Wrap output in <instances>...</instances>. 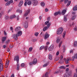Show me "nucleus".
Wrapping results in <instances>:
<instances>
[{"instance_id":"13d9d810","label":"nucleus","mask_w":77,"mask_h":77,"mask_svg":"<svg viewBox=\"0 0 77 77\" xmlns=\"http://www.w3.org/2000/svg\"><path fill=\"white\" fill-rule=\"evenodd\" d=\"M9 42H10V40H8L6 42V43L8 44V43H9Z\"/></svg>"},{"instance_id":"aec40b11","label":"nucleus","mask_w":77,"mask_h":77,"mask_svg":"<svg viewBox=\"0 0 77 77\" xmlns=\"http://www.w3.org/2000/svg\"><path fill=\"white\" fill-rule=\"evenodd\" d=\"M48 57L50 60H52V55H51L49 54L48 55Z\"/></svg>"},{"instance_id":"c85d7f7f","label":"nucleus","mask_w":77,"mask_h":77,"mask_svg":"<svg viewBox=\"0 0 77 77\" xmlns=\"http://www.w3.org/2000/svg\"><path fill=\"white\" fill-rule=\"evenodd\" d=\"M75 59V55H74V56H73L72 58V61H74Z\"/></svg>"},{"instance_id":"f03ea898","label":"nucleus","mask_w":77,"mask_h":77,"mask_svg":"<svg viewBox=\"0 0 77 77\" xmlns=\"http://www.w3.org/2000/svg\"><path fill=\"white\" fill-rule=\"evenodd\" d=\"M63 31V28H58L57 31V35H60L62 33Z\"/></svg>"},{"instance_id":"ddd939ff","label":"nucleus","mask_w":77,"mask_h":77,"mask_svg":"<svg viewBox=\"0 0 77 77\" xmlns=\"http://www.w3.org/2000/svg\"><path fill=\"white\" fill-rule=\"evenodd\" d=\"M17 34L18 36H21L22 35V31H20L18 32Z\"/></svg>"},{"instance_id":"a18cd8bd","label":"nucleus","mask_w":77,"mask_h":77,"mask_svg":"<svg viewBox=\"0 0 77 77\" xmlns=\"http://www.w3.org/2000/svg\"><path fill=\"white\" fill-rule=\"evenodd\" d=\"M48 72H46V77H48Z\"/></svg>"},{"instance_id":"603ef678","label":"nucleus","mask_w":77,"mask_h":77,"mask_svg":"<svg viewBox=\"0 0 77 77\" xmlns=\"http://www.w3.org/2000/svg\"><path fill=\"white\" fill-rule=\"evenodd\" d=\"M18 27V30H19H19H20V29H21V27L20 26H18L17 27Z\"/></svg>"},{"instance_id":"0e129e2a","label":"nucleus","mask_w":77,"mask_h":77,"mask_svg":"<svg viewBox=\"0 0 77 77\" xmlns=\"http://www.w3.org/2000/svg\"><path fill=\"white\" fill-rule=\"evenodd\" d=\"M6 45H3L2 46L3 48H4V49L5 48H6Z\"/></svg>"},{"instance_id":"7ed1b4c3","label":"nucleus","mask_w":77,"mask_h":77,"mask_svg":"<svg viewBox=\"0 0 77 77\" xmlns=\"http://www.w3.org/2000/svg\"><path fill=\"white\" fill-rule=\"evenodd\" d=\"M12 36L13 38V39L15 40V41H17V40L18 39V35L17 33L14 34H13Z\"/></svg>"},{"instance_id":"58836bf2","label":"nucleus","mask_w":77,"mask_h":77,"mask_svg":"<svg viewBox=\"0 0 77 77\" xmlns=\"http://www.w3.org/2000/svg\"><path fill=\"white\" fill-rule=\"evenodd\" d=\"M69 0H65L64 2V4H66V3H68Z\"/></svg>"},{"instance_id":"4c0bfd02","label":"nucleus","mask_w":77,"mask_h":77,"mask_svg":"<svg viewBox=\"0 0 77 77\" xmlns=\"http://www.w3.org/2000/svg\"><path fill=\"white\" fill-rule=\"evenodd\" d=\"M69 60L67 59L66 61V64H68L69 63Z\"/></svg>"},{"instance_id":"e433bc0d","label":"nucleus","mask_w":77,"mask_h":77,"mask_svg":"<svg viewBox=\"0 0 77 77\" xmlns=\"http://www.w3.org/2000/svg\"><path fill=\"white\" fill-rule=\"evenodd\" d=\"M32 42H36V41H37V39H32L31 40Z\"/></svg>"},{"instance_id":"412c9836","label":"nucleus","mask_w":77,"mask_h":77,"mask_svg":"<svg viewBox=\"0 0 77 77\" xmlns=\"http://www.w3.org/2000/svg\"><path fill=\"white\" fill-rule=\"evenodd\" d=\"M73 11H75L77 10V5L75 6L73 8Z\"/></svg>"},{"instance_id":"de8ad7c7","label":"nucleus","mask_w":77,"mask_h":77,"mask_svg":"<svg viewBox=\"0 0 77 77\" xmlns=\"http://www.w3.org/2000/svg\"><path fill=\"white\" fill-rule=\"evenodd\" d=\"M15 32H18L19 31V30H18V27H17L16 28H15Z\"/></svg>"},{"instance_id":"6ab92c4d","label":"nucleus","mask_w":77,"mask_h":77,"mask_svg":"<svg viewBox=\"0 0 77 77\" xmlns=\"http://www.w3.org/2000/svg\"><path fill=\"white\" fill-rule=\"evenodd\" d=\"M75 17H76V15H73L72 16V18L71 20H75Z\"/></svg>"},{"instance_id":"e2e57ef3","label":"nucleus","mask_w":77,"mask_h":77,"mask_svg":"<svg viewBox=\"0 0 77 77\" xmlns=\"http://www.w3.org/2000/svg\"><path fill=\"white\" fill-rule=\"evenodd\" d=\"M75 59H77V54H75Z\"/></svg>"},{"instance_id":"dca6fc26","label":"nucleus","mask_w":77,"mask_h":77,"mask_svg":"<svg viewBox=\"0 0 77 77\" xmlns=\"http://www.w3.org/2000/svg\"><path fill=\"white\" fill-rule=\"evenodd\" d=\"M66 10H63L62 11V12L61 13L62 15H65V13H66Z\"/></svg>"},{"instance_id":"393cba45","label":"nucleus","mask_w":77,"mask_h":77,"mask_svg":"<svg viewBox=\"0 0 77 77\" xmlns=\"http://www.w3.org/2000/svg\"><path fill=\"white\" fill-rule=\"evenodd\" d=\"M71 1H68V3L66 5V7H68V6H69V5H70V4H71Z\"/></svg>"},{"instance_id":"9b49d317","label":"nucleus","mask_w":77,"mask_h":77,"mask_svg":"<svg viewBox=\"0 0 77 77\" xmlns=\"http://www.w3.org/2000/svg\"><path fill=\"white\" fill-rule=\"evenodd\" d=\"M3 69V64H1L0 65V72L2 71Z\"/></svg>"},{"instance_id":"79ce46f5","label":"nucleus","mask_w":77,"mask_h":77,"mask_svg":"<svg viewBox=\"0 0 77 77\" xmlns=\"http://www.w3.org/2000/svg\"><path fill=\"white\" fill-rule=\"evenodd\" d=\"M45 50L46 51H47V49H48V46H47L46 47L45 46Z\"/></svg>"},{"instance_id":"69168bd1","label":"nucleus","mask_w":77,"mask_h":77,"mask_svg":"<svg viewBox=\"0 0 77 77\" xmlns=\"http://www.w3.org/2000/svg\"><path fill=\"white\" fill-rule=\"evenodd\" d=\"M45 12H48V10L47 8H46L45 9Z\"/></svg>"},{"instance_id":"9d476101","label":"nucleus","mask_w":77,"mask_h":77,"mask_svg":"<svg viewBox=\"0 0 77 77\" xmlns=\"http://www.w3.org/2000/svg\"><path fill=\"white\" fill-rule=\"evenodd\" d=\"M59 15H61V12H60V11H59L57 12H55L54 14V15L55 16H57V15H59Z\"/></svg>"},{"instance_id":"bf43d9fd","label":"nucleus","mask_w":77,"mask_h":77,"mask_svg":"<svg viewBox=\"0 0 77 77\" xmlns=\"http://www.w3.org/2000/svg\"><path fill=\"white\" fill-rule=\"evenodd\" d=\"M70 53H73V50H71L70 51Z\"/></svg>"},{"instance_id":"39448f33","label":"nucleus","mask_w":77,"mask_h":77,"mask_svg":"<svg viewBox=\"0 0 77 77\" xmlns=\"http://www.w3.org/2000/svg\"><path fill=\"white\" fill-rule=\"evenodd\" d=\"M71 72H69V73L66 72L64 75V77H69L70 75H71Z\"/></svg>"},{"instance_id":"4d7b16f0","label":"nucleus","mask_w":77,"mask_h":77,"mask_svg":"<svg viewBox=\"0 0 77 77\" xmlns=\"http://www.w3.org/2000/svg\"><path fill=\"white\" fill-rule=\"evenodd\" d=\"M59 54V51H57L56 53V55L58 56Z\"/></svg>"},{"instance_id":"f8f14e48","label":"nucleus","mask_w":77,"mask_h":77,"mask_svg":"<svg viewBox=\"0 0 77 77\" xmlns=\"http://www.w3.org/2000/svg\"><path fill=\"white\" fill-rule=\"evenodd\" d=\"M33 5L34 6H36V5H38V1L36 0L33 3Z\"/></svg>"},{"instance_id":"2eb2a0df","label":"nucleus","mask_w":77,"mask_h":77,"mask_svg":"<svg viewBox=\"0 0 77 77\" xmlns=\"http://www.w3.org/2000/svg\"><path fill=\"white\" fill-rule=\"evenodd\" d=\"M24 27L25 29H27L28 27V23H27V21L25 22Z\"/></svg>"},{"instance_id":"a878e982","label":"nucleus","mask_w":77,"mask_h":77,"mask_svg":"<svg viewBox=\"0 0 77 77\" xmlns=\"http://www.w3.org/2000/svg\"><path fill=\"white\" fill-rule=\"evenodd\" d=\"M9 19V16L7 15H6L5 16V19L6 20H8Z\"/></svg>"},{"instance_id":"680f3d73","label":"nucleus","mask_w":77,"mask_h":77,"mask_svg":"<svg viewBox=\"0 0 77 77\" xmlns=\"http://www.w3.org/2000/svg\"><path fill=\"white\" fill-rule=\"evenodd\" d=\"M71 66L72 68H74V65H71Z\"/></svg>"},{"instance_id":"5fc2aeb1","label":"nucleus","mask_w":77,"mask_h":77,"mask_svg":"<svg viewBox=\"0 0 77 77\" xmlns=\"http://www.w3.org/2000/svg\"><path fill=\"white\" fill-rule=\"evenodd\" d=\"M16 17L17 18V21H18V20H19V19H20V18H19V16H17Z\"/></svg>"},{"instance_id":"5701e85b","label":"nucleus","mask_w":77,"mask_h":77,"mask_svg":"<svg viewBox=\"0 0 77 77\" xmlns=\"http://www.w3.org/2000/svg\"><path fill=\"white\" fill-rule=\"evenodd\" d=\"M63 20L64 21H65V22H66V21H67V18H66V17L65 15L64 16Z\"/></svg>"},{"instance_id":"09e8293b","label":"nucleus","mask_w":77,"mask_h":77,"mask_svg":"<svg viewBox=\"0 0 77 77\" xmlns=\"http://www.w3.org/2000/svg\"><path fill=\"white\" fill-rule=\"evenodd\" d=\"M4 35H7V33H6V32L5 31H4Z\"/></svg>"},{"instance_id":"b1692460","label":"nucleus","mask_w":77,"mask_h":77,"mask_svg":"<svg viewBox=\"0 0 77 77\" xmlns=\"http://www.w3.org/2000/svg\"><path fill=\"white\" fill-rule=\"evenodd\" d=\"M17 70L18 71L19 70V69L20 68V67H19V64L17 63Z\"/></svg>"},{"instance_id":"423d86ee","label":"nucleus","mask_w":77,"mask_h":77,"mask_svg":"<svg viewBox=\"0 0 77 77\" xmlns=\"http://www.w3.org/2000/svg\"><path fill=\"white\" fill-rule=\"evenodd\" d=\"M14 61H17V63H19V57L17 56L14 57Z\"/></svg>"},{"instance_id":"6e6d98bb","label":"nucleus","mask_w":77,"mask_h":77,"mask_svg":"<svg viewBox=\"0 0 77 77\" xmlns=\"http://www.w3.org/2000/svg\"><path fill=\"white\" fill-rule=\"evenodd\" d=\"M60 60H62V59H63V56H61L60 57Z\"/></svg>"},{"instance_id":"f704fd0d","label":"nucleus","mask_w":77,"mask_h":77,"mask_svg":"<svg viewBox=\"0 0 77 77\" xmlns=\"http://www.w3.org/2000/svg\"><path fill=\"white\" fill-rule=\"evenodd\" d=\"M31 3H32V2L30 1H29L28 3H27V4L28 5H31Z\"/></svg>"},{"instance_id":"473e14b6","label":"nucleus","mask_w":77,"mask_h":77,"mask_svg":"<svg viewBox=\"0 0 77 77\" xmlns=\"http://www.w3.org/2000/svg\"><path fill=\"white\" fill-rule=\"evenodd\" d=\"M9 60H8V61L6 62L5 65H9Z\"/></svg>"},{"instance_id":"338daca9","label":"nucleus","mask_w":77,"mask_h":77,"mask_svg":"<svg viewBox=\"0 0 77 77\" xmlns=\"http://www.w3.org/2000/svg\"><path fill=\"white\" fill-rule=\"evenodd\" d=\"M14 74H13L11 76V77H14Z\"/></svg>"},{"instance_id":"37998d69","label":"nucleus","mask_w":77,"mask_h":77,"mask_svg":"<svg viewBox=\"0 0 77 77\" xmlns=\"http://www.w3.org/2000/svg\"><path fill=\"white\" fill-rule=\"evenodd\" d=\"M32 49L33 48H29V51H32Z\"/></svg>"},{"instance_id":"8fccbe9b","label":"nucleus","mask_w":77,"mask_h":77,"mask_svg":"<svg viewBox=\"0 0 77 77\" xmlns=\"http://www.w3.org/2000/svg\"><path fill=\"white\" fill-rule=\"evenodd\" d=\"M62 42H60V44H59V48H60V46H61V45H62Z\"/></svg>"},{"instance_id":"bb28decb","label":"nucleus","mask_w":77,"mask_h":77,"mask_svg":"<svg viewBox=\"0 0 77 77\" xmlns=\"http://www.w3.org/2000/svg\"><path fill=\"white\" fill-rule=\"evenodd\" d=\"M45 48V46H41L39 48L40 50H42L43 48Z\"/></svg>"},{"instance_id":"49530a36","label":"nucleus","mask_w":77,"mask_h":77,"mask_svg":"<svg viewBox=\"0 0 77 77\" xmlns=\"http://www.w3.org/2000/svg\"><path fill=\"white\" fill-rule=\"evenodd\" d=\"M72 15H75V12H73L72 14Z\"/></svg>"},{"instance_id":"ea45409f","label":"nucleus","mask_w":77,"mask_h":77,"mask_svg":"<svg viewBox=\"0 0 77 77\" xmlns=\"http://www.w3.org/2000/svg\"><path fill=\"white\" fill-rule=\"evenodd\" d=\"M0 64H3V62H2V60L1 59H0Z\"/></svg>"},{"instance_id":"c03bdc74","label":"nucleus","mask_w":77,"mask_h":77,"mask_svg":"<svg viewBox=\"0 0 77 77\" xmlns=\"http://www.w3.org/2000/svg\"><path fill=\"white\" fill-rule=\"evenodd\" d=\"M30 10L29 9L27 11H26V13H27V14H29V13H30Z\"/></svg>"},{"instance_id":"c9c22d12","label":"nucleus","mask_w":77,"mask_h":77,"mask_svg":"<svg viewBox=\"0 0 77 77\" xmlns=\"http://www.w3.org/2000/svg\"><path fill=\"white\" fill-rule=\"evenodd\" d=\"M39 34V33L38 32H35V36H38V34Z\"/></svg>"},{"instance_id":"a19ab883","label":"nucleus","mask_w":77,"mask_h":77,"mask_svg":"<svg viewBox=\"0 0 77 77\" xmlns=\"http://www.w3.org/2000/svg\"><path fill=\"white\" fill-rule=\"evenodd\" d=\"M21 67H24V63H22L21 64Z\"/></svg>"},{"instance_id":"f3484780","label":"nucleus","mask_w":77,"mask_h":77,"mask_svg":"<svg viewBox=\"0 0 77 77\" xmlns=\"http://www.w3.org/2000/svg\"><path fill=\"white\" fill-rule=\"evenodd\" d=\"M23 1H20L18 5V6H19V7H21V6H22V5H23Z\"/></svg>"},{"instance_id":"20e7f679","label":"nucleus","mask_w":77,"mask_h":77,"mask_svg":"<svg viewBox=\"0 0 77 77\" xmlns=\"http://www.w3.org/2000/svg\"><path fill=\"white\" fill-rule=\"evenodd\" d=\"M37 62V59L36 58L34 59L32 62H30L29 63V65H35Z\"/></svg>"},{"instance_id":"0eeeda50","label":"nucleus","mask_w":77,"mask_h":77,"mask_svg":"<svg viewBox=\"0 0 77 77\" xmlns=\"http://www.w3.org/2000/svg\"><path fill=\"white\" fill-rule=\"evenodd\" d=\"M53 48H54V45H52L51 46L48 48V50L49 51H52Z\"/></svg>"},{"instance_id":"6e6552de","label":"nucleus","mask_w":77,"mask_h":77,"mask_svg":"<svg viewBox=\"0 0 77 77\" xmlns=\"http://www.w3.org/2000/svg\"><path fill=\"white\" fill-rule=\"evenodd\" d=\"M13 3V0H11L10 1L8 2L6 4L5 6H9L10 5L11 3Z\"/></svg>"},{"instance_id":"3c124183","label":"nucleus","mask_w":77,"mask_h":77,"mask_svg":"<svg viewBox=\"0 0 77 77\" xmlns=\"http://www.w3.org/2000/svg\"><path fill=\"white\" fill-rule=\"evenodd\" d=\"M7 51L8 52H9L10 51V49H9V48H8L7 49Z\"/></svg>"},{"instance_id":"72a5a7b5","label":"nucleus","mask_w":77,"mask_h":77,"mask_svg":"<svg viewBox=\"0 0 77 77\" xmlns=\"http://www.w3.org/2000/svg\"><path fill=\"white\" fill-rule=\"evenodd\" d=\"M41 5L42 6V7H44L45 5V4L44 2H42L41 3Z\"/></svg>"},{"instance_id":"4468645a","label":"nucleus","mask_w":77,"mask_h":77,"mask_svg":"<svg viewBox=\"0 0 77 77\" xmlns=\"http://www.w3.org/2000/svg\"><path fill=\"white\" fill-rule=\"evenodd\" d=\"M60 41V39L59 38H57L56 40V42L57 44H59V43Z\"/></svg>"},{"instance_id":"c756f323","label":"nucleus","mask_w":77,"mask_h":77,"mask_svg":"<svg viewBox=\"0 0 77 77\" xmlns=\"http://www.w3.org/2000/svg\"><path fill=\"white\" fill-rule=\"evenodd\" d=\"M48 63H46L43 66V67H46L48 65Z\"/></svg>"},{"instance_id":"864d4df0","label":"nucleus","mask_w":77,"mask_h":77,"mask_svg":"<svg viewBox=\"0 0 77 77\" xmlns=\"http://www.w3.org/2000/svg\"><path fill=\"white\" fill-rule=\"evenodd\" d=\"M50 17H47V20H48V21H50Z\"/></svg>"},{"instance_id":"7c9ffc66","label":"nucleus","mask_w":77,"mask_h":77,"mask_svg":"<svg viewBox=\"0 0 77 77\" xmlns=\"http://www.w3.org/2000/svg\"><path fill=\"white\" fill-rule=\"evenodd\" d=\"M74 45L75 47L77 46V42H75L74 43Z\"/></svg>"},{"instance_id":"a211bd4d","label":"nucleus","mask_w":77,"mask_h":77,"mask_svg":"<svg viewBox=\"0 0 77 77\" xmlns=\"http://www.w3.org/2000/svg\"><path fill=\"white\" fill-rule=\"evenodd\" d=\"M30 0H25V3L24 4V6H27V3Z\"/></svg>"},{"instance_id":"052dcab7","label":"nucleus","mask_w":77,"mask_h":77,"mask_svg":"<svg viewBox=\"0 0 77 77\" xmlns=\"http://www.w3.org/2000/svg\"><path fill=\"white\" fill-rule=\"evenodd\" d=\"M73 77H77V74L75 73L74 74Z\"/></svg>"},{"instance_id":"774afa93","label":"nucleus","mask_w":77,"mask_h":77,"mask_svg":"<svg viewBox=\"0 0 77 77\" xmlns=\"http://www.w3.org/2000/svg\"><path fill=\"white\" fill-rule=\"evenodd\" d=\"M42 77H46V74H45V75H44Z\"/></svg>"},{"instance_id":"1a4fd4ad","label":"nucleus","mask_w":77,"mask_h":77,"mask_svg":"<svg viewBox=\"0 0 77 77\" xmlns=\"http://www.w3.org/2000/svg\"><path fill=\"white\" fill-rule=\"evenodd\" d=\"M50 36V35L48 34V33L47 32H46L45 33V39H47L48 37H49V36Z\"/></svg>"},{"instance_id":"f257e3e1","label":"nucleus","mask_w":77,"mask_h":77,"mask_svg":"<svg viewBox=\"0 0 77 77\" xmlns=\"http://www.w3.org/2000/svg\"><path fill=\"white\" fill-rule=\"evenodd\" d=\"M45 25H47V26L45 27H44L43 29V31H45L46 30H47L49 28V27L51 25V23L49 22L48 21H47L45 23Z\"/></svg>"},{"instance_id":"2f4dec72","label":"nucleus","mask_w":77,"mask_h":77,"mask_svg":"<svg viewBox=\"0 0 77 77\" xmlns=\"http://www.w3.org/2000/svg\"><path fill=\"white\" fill-rule=\"evenodd\" d=\"M60 69H65V66H60Z\"/></svg>"},{"instance_id":"cd10ccee","label":"nucleus","mask_w":77,"mask_h":77,"mask_svg":"<svg viewBox=\"0 0 77 77\" xmlns=\"http://www.w3.org/2000/svg\"><path fill=\"white\" fill-rule=\"evenodd\" d=\"M59 72L61 73V71L60 70H59L58 71H56L55 72V74H59Z\"/></svg>"},{"instance_id":"4be33fe9","label":"nucleus","mask_w":77,"mask_h":77,"mask_svg":"<svg viewBox=\"0 0 77 77\" xmlns=\"http://www.w3.org/2000/svg\"><path fill=\"white\" fill-rule=\"evenodd\" d=\"M6 37H3L2 38V42H4L6 41Z\"/></svg>"}]
</instances>
